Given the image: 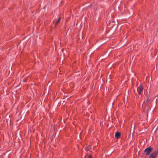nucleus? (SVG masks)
I'll list each match as a JSON object with an SVG mask.
<instances>
[{
	"label": "nucleus",
	"mask_w": 158,
	"mask_h": 158,
	"mask_svg": "<svg viewBox=\"0 0 158 158\" xmlns=\"http://www.w3.org/2000/svg\"><path fill=\"white\" fill-rule=\"evenodd\" d=\"M152 150V148L151 147H149L145 149L144 152L145 153V154L148 156L150 154Z\"/></svg>",
	"instance_id": "1"
},
{
	"label": "nucleus",
	"mask_w": 158,
	"mask_h": 158,
	"mask_svg": "<svg viewBox=\"0 0 158 158\" xmlns=\"http://www.w3.org/2000/svg\"><path fill=\"white\" fill-rule=\"evenodd\" d=\"M158 153V150H156L150 155L149 158H155Z\"/></svg>",
	"instance_id": "2"
},
{
	"label": "nucleus",
	"mask_w": 158,
	"mask_h": 158,
	"mask_svg": "<svg viewBox=\"0 0 158 158\" xmlns=\"http://www.w3.org/2000/svg\"><path fill=\"white\" fill-rule=\"evenodd\" d=\"M143 90V87L141 86H139L137 88V91L138 93L139 94H141V93L142 92Z\"/></svg>",
	"instance_id": "3"
},
{
	"label": "nucleus",
	"mask_w": 158,
	"mask_h": 158,
	"mask_svg": "<svg viewBox=\"0 0 158 158\" xmlns=\"http://www.w3.org/2000/svg\"><path fill=\"white\" fill-rule=\"evenodd\" d=\"M115 137L117 139H118L120 138V133L119 132H117L115 133Z\"/></svg>",
	"instance_id": "4"
},
{
	"label": "nucleus",
	"mask_w": 158,
	"mask_h": 158,
	"mask_svg": "<svg viewBox=\"0 0 158 158\" xmlns=\"http://www.w3.org/2000/svg\"><path fill=\"white\" fill-rule=\"evenodd\" d=\"M60 17L58 19V20L55 23V25H56L60 21Z\"/></svg>",
	"instance_id": "5"
},
{
	"label": "nucleus",
	"mask_w": 158,
	"mask_h": 158,
	"mask_svg": "<svg viewBox=\"0 0 158 158\" xmlns=\"http://www.w3.org/2000/svg\"><path fill=\"white\" fill-rule=\"evenodd\" d=\"M88 158H92V157L91 156L89 155L88 157Z\"/></svg>",
	"instance_id": "6"
}]
</instances>
